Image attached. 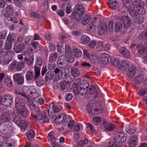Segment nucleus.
I'll use <instances>...</instances> for the list:
<instances>
[{"mask_svg": "<svg viewBox=\"0 0 147 147\" xmlns=\"http://www.w3.org/2000/svg\"><path fill=\"white\" fill-rule=\"evenodd\" d=\"M127 138V135L125 133H118L115 135L114 142L119 147H121L125 143Z\"/></svg>", "mask_w": 147, "mask_h": 147, "instance_id": "1", "label": "nucleus"}, {"mask_svg": "<svg viewBox=\"0 0 147 147\" xmlns=\"http://www.w3.org/2000/svg\"><path fill=\"white\" fill-rule=\"evenodd\" d=\"M13 127L11 123L2 122L0 124V132L2 134L7 135L13 131Z\"/></svg>", "mask_w": 147, "mask_h": 147, "instance_id": "2", "label": "nucleus"}, {"mask_svg": "<svg viewBox=\"0 0 147 147\" xmlns=\"http://www.w3.org/2000/svg\"><path fill=\"white\" fill-rule=\"evenodd\" d=\"M4 21L6 24L7 27L9 28L11 30H13L14 28V26L12 23H17L18 20L15 17H10L4 14L3 15Z\"/></svg>", "mask_w": 147, "mask_h": 147, "instance_id": "3", "label": "nucleus"}, {"mask_svg": "<svg viewBox=\"0 0 147 147\" xmlns=\"http://www.w3.org/2000/svg\"><path fill=\"white\" fill-rule=\"evenodd\" d=\"M38 111H36V114L34 115L33 117L35 119V120H40V122L42 124L47 122H49V120L47 116V113L44 111H41L40 110H38Z\"/></svg>", "mask_w": 147, "mask_h": 147, "instance_id": "4", "label": "nucleus"}, {"mask_svg": "<svg viewBox=\"0 0 147 147\" xmlns=\"http://www.w3.org/2000/svg\"><path fill=\"white\" fill-rule=\"evenodd\" d=\"M95 102V101H91L87 105V107L88 113L94 115L98 113V109L96 108Z\"/></svg>", "mask_w": 147, "mask_h": 147, "instance_id": "5", "label": "nucleus"}, {"mask_svg": "<svg viewBox=\"0 0 147 147\" xmlns=\"http://www.w3.org/2000/svg\"><path fill=\"white\" fill-rule=\"evenodd\" d=\"M0 102L3 105L6 106H10L12 103V98L10 96L6 95L0 97Z\"/></svg>", "mask_w": 147, "mask_h": 147, "instance_id": "6", "label": "nucleus"}, {"mask_svg": "<svg viewBox=\"0 0 147 147\" xmlns=\"http://www.w3.org/2000/svg\"><path fill=\"white\" fill-rule=\"evenodd\" d=\"M138 71V68H137L134 65H131L127 71V76L130 78H132L135 74H137Z\"/></svg>", "mask_w": 147, "mask_h": 147, "instance_id": "7", "label": "nucleus"}, {"mask_svg": "<svg viewBox=\"0 0 147 147\" xmlns=\"http://www.w3.org/2000/svg\"><path fill=\"white\" fill-rule=\"evenodd\" d=\"M14 81L18 85H22L24 82V78L22 74L18 73L13 75V77Z\"/></svg>", "mask_w": 147, "mask_h": 147, "instance_id": "8", "label": "nucleus"}, {"mask_svg": "<svg viewBox=\"0 0 147 147\" xmlns=\"http://www.w3.org/2000/svg\"><path fill=\"white\" fill-rule=\"evenodd\" d=\"M15 108L17 109H18L20 107H25L26 101V100L24 99L21 98L19 97H17L15 98Z\"/></svg>", "mask_w": 147, "mask_h": 147, "instance_id": "9", "label": "nucleus"}, {"mask_svg": "<svg viewBox=\"0 0 147 147\" xmlns=\"http://www.w3.org/2000/svg\"><path fill=\"white\" fill-rule=\"evenodd\" d=\"M120 20L123 23V26L125 29L130 26L131 24L130 20L127 16H122Z\"/></svg>", "mask_w": 147, "mask_h": 147, "instance_id": "10", "label": "nucleus"}, {"mask_svg": "<svg viewBox=\"0 0 147 147\" xmlns=\"http://www.w3.org/2000/svg\"><path fill=\"white\" fill-rule=\"evenodd\" d=\"M11 119L9 113L7 111L2 113L0 115V121L2 122H8Z\"/></svg>", "mask_w": 147, "mask_h": 147, "instance_id": "11", "label": "nucleus"}, {"mask_svg": "<svg viewBox=\"0 0 147 147\" xmlns=\"http://www.w3.org/2000/svg\"><path fill=\"white\" fill-rule=\"evenodd\" d=\"M40 72H35L34 79L35 80L36 84L38 86L40 87L43 84V79L40 77Z\"/></svg>", "mask_w": 147, "mask_h": 147, "instance_id": "12", "label": "nucleus"}, {"mask_svg": "<svg viewBox=\"0 0 147 147\" xmlns=\"http://www.w3.org/2000/svg\"><path fill=\"white\" fill-rule=\"evenodd\" d=\"M67 60V57L64 55H61L59 57L57 61L58 67L62 68L64 66V64L66 63Z\"/></svg>", "mask_w": 147, "mask_h": 147, "instance_id": "13", "label": "nucleus"}, {"mask_svg": "<svg viewBox=\"0 0 147 147\" xmlns=\"http://www.w3.org/2000/svg\"><path fill=\"white\" fill-rule=\"evenodd\" d=\"M114 27L115 31L117 32L124 33L126 30L123 25L120 22H116L115 25Z\"/></svg>", "mask_w": 147, "mask_h": 147, "instance_id": "14", "label": "nucleus"}, {"mask_svg": "<svg viewBox=\"0 0 147 147\" xmlns=\"http://www.w3.org/2000/svg\"><path fill=\"white\" fill-rule=\"evenodd\" d=\"M83 15L82 14H81L80 13L74 11L71 14L70 16V17L72 19L74 18L76 21H80Z\"/></svg>", "mask_w": 147, "mask_h": 147, "instance_id": "15", "label": "nucleus"}, {"mask_svg": "<svg viewBox=\"0 0 147 147\" xmlns=\"http://www.w3.org/2000/svg\"><path fill=\"white\" fill-rule=\"evenodd\" d=\"M17 113L18 114L22 115L23 117H26L27 115V111L26 107H20L17 109Z\"/></svg>", "mask_w": 147, "mask_h": 147, "instance_id": "16", "label": "nucleus"}, {"mask_svg": "<svg viewBox=\"0 0 147 147\" xmlns=\"http://www.w3.org/2000/svg\"><path fill=\"white\" fill-rule=\"evenodd\" d=\"M110 55L106 53L101 54L100 55L101 60L103 63L106 64L109 63Z\"/></svg>", "mask_w": 147, "mask_h": 147, "instance_id": "17", "label": "nucleus"}, {"mask_svg": "<svg viewBox=\"0 0 147 147\" xmlns=\"http://www.w3.org/2000/svg\"><path fill=\"white\" fill-rule=\"evenodd\" d=\"M25 45L24 43H21L18 45H15L13 50L16 53L22 52L24 49Z\"/></svg>", "mask_w": 147, "mask_h": 147, "instance_id": "18", "label": "nucleus"}, {"mask_svg": "<svg viewBox=\"0 0 147 147\" xmlns=\"http://www.w3.org/2000/svg\"><path fill=\"white\" fill-rule=\"evenodd\" d=\"M119 65V68L123 70H126L128 68L129 65V62L127 61H122L120 63H118Z\"/></svg>", "mask_w": 147, "mask_h": 147, "instance_id": "19", "label": "nucleus"}, {"mask_svg": "<svg viewBox=\"0 0 147 147\" xmlns=\"http://www.w3.org/2000/svg\"><path fill=\"white\" fill-rule=\"evenodd\" d=\"M66 115L65 114H62L59 115L58 117L54 116L53 118H55L54 119L55 122L57 124H59L62 122L63 120H64L65 118Z\"/></svg>", "mask_w": 147, "mask_h": 147, "instance_id": "20", "label": "nucleus"}, {"mask_svg": "<svg viewBox=\"0 0 147 147\" xmlns=\"http://www.w3.org/2000/svg\"><path fill=\"white\" fill-rule=\"evenodd\" d=\"M74 11L82 14H84L85 12L84 6L82 4H76L74 7Z\"/></svg>", "mask_w": 147, "mask_h": 147, "instance_id": "21", "label": "nucleus"}, {"mask_svg": "<svg viewBox=\"0 0 147 147\" xmlns=\"http://www.w3.org/2000/svg\"><path fill=\"white\" fill-rule=\"evenodd\" d=\"M144 3L140 0H136L135 1L132 3V6L136 9L139 7H142L144 6Z\"/></svg>", "mask_w": 147, "mask_h": 147, "instance_id": "22", "label": "nucleus"}, {"mask_svg": "<svg viewBox=\"0 0 147 147\" xmlns=\"http://www.w3.org/2000/svg\"><path fill=\"white\" fill-rule=\"evenodd\" d=\"M107 24H104L98 28L97 32L99 35L103 34L107 31Z\"/></svg>", "mask_w": 147, "mask_h": 147, "instance_id": "23", "label": "nucleus"}, {"mask_svg": "<svg viewBox=\"0 0 147 147\" xmlns=\"http://www.w3.org/2000/svg\"><path fill=\"white\" fill-rule=\"evenodd\" d=\"M42 63V60L40 58H38L37 59L36 64L34 66L35 72H40V68L39 66H41Z\"/></svg>", "mask_w": 147, "mask_h": 147, "instance_id": "24", "label": "nucleus"}, {"mask_svg": "<svg viewBox=\"0 0 147 147\" xmlns=\"http://www.w3.org/2000/svg\"><path fill=\"white\" fill-rule=\"evenodd\" d=\"M144 79L143 76L140 74L138 73L134 79V81L137 84H140L142 82Z\"/></svg>", "mask_w": 147, "mask_h": 147, "instance_id": "25", "label": "nucleus"}, {"mask_svg": "<svg viewBox=\"0 0 147 147\" xmlns=\"http://www.w3.org/2000/svg\"><path fill=\"white\" fill-rule=\"evenodd\" d=\"M8 50L3 49L2 51V54H3L4 57H6L7 56L10 57V58H11L13 57L14 53L12 51Z\"/></svg>", "mask_w": 147, "mask_h": 147, "instance_id": "26", "label": "nucleus"}, {"mask_svg": "<svg viewBox=\"0 0 147 147\" xmlns=\"http://www.w3.org/2000/svg\"><path fill=\"white\" fill-rule=\"evenodd\" d=\"M107 4L109 7L113 9L117 8L119 6L118 3L115 0H110Z\"/></svg>", "mask_w": 147, "mask_h": 147, "instance_id": "27", "label": "nucleus"}, {"mask_svg": "<svg viewBox=\"0 0 147 147\" xmlns=\"http://www.w3.org/2000/svg\"><path fill=\"white\" fill-rule=\"evenodd\" d=\"M90 37L86 35H82L81 36V42L83 45H86L90 41Z\"/></svg>", "mask_w": 147, "mask_h": 147, "instance_id": "28", "label": "nucleus"}, {"mask_svg": "<svg viewBox=\"0 0 147 147\" xmlns=\"http://www.w3.org/2000/svg\"><path fill=\"white\" fill-rule=\"evenodd\" d=\"M144 20V18L142 15H137L134 17V22L136 24H142Z\"/></svg>", "mask_w": 147, "mask_h": 147, "instance_id": "29", "label": "nucleus"}, {"mask_svg": "<svg viewBox=\"0 0 147 147\" xmlns=\"http://www.w3.org/2000/svg\"><path fill=\"white\" fill-rule=\"evenodd\" d=\"M54 74L52 71H49L46 74L45 77V82L52 80L54 77Z\"/></svg>", "mask_w": 147, "mask_h": 147, "instance_id": "30", "label": "nucleus"}, {"mask_svg": "<svg viewBox=\"0 0 147 147\" xmlns=\"http://www.w3.org/2000/svg\"><path fill=\"white\" fill-rule=\"evenodd\" d=\"M137 138L136 136H134L131 138L129 142V146L135 147L137 143Z\"/></svg>", "mask_w": 147, "mask_h": 147, "instance_id": "31", "label": "nucleus"}, {"mask_svg": "<svg viewBox=\"0 0 147 147\" xmlns=\"http://www.w3.org/2000/svg\"><path fill=\"white\" fill-rule=\"evenodd\" d=\"M6 13L9 16H13L14 13L13 7L10 5L8 6L5 9Z\"/></svg>", "mask_w": 147, "mask_h": 147, "instance_id": "32", "label": "nucleus"}, {"mask_svg": "<svg viewBox=\"0 0 147 147\" xmlns=\"http://www.w3.org/2000/svg\"><path fill=\"white\" fill-rule=\"evenodd\" d=\"M137 50L138 53L141 54H143L147 51V46H140V45L137 46Z\"/></svg>", "mask_w": 147, "mask_h": 147, "instance_id": "33", "label": "nucleus"}, {"mask_svg": "<svg viewBox=\"0 0 147 147\" xmlns=\"http://www.w3.org/2000/svg\"><path fill=\"white\" fill-rule=\"evenodd\" d=\"M91 20L90 16L88 14H86L82 20V23L83 25H86Z\"/></svg>", "mask_w": 147, "mask_h": 147, "instance_id": "34", "label": "nucleus"}, {"mask_svg": "<svg viewBox=\"0 0 147 147\" xmlns=\"http://www.w3.org/2000/svg\"><path fill=\"white\" fill-rule=\"evenodd\" d=\"M35 135V132L32 130H31L28 131L27 133L26 136L27 139L28 140H32Z\"/></svg>", "mask_w": 147, "mask_h": 147, "instance_id": "35", "label": "nucleus"}, {"mask_svg": "<svg viewBox=\"0 0 147 147\" xmlns=\"http://www.w3.org/2000/svg\"><path fill=\"white\" fill-rule=\"evenodd\" d=\"M128 12L131 16L134 17L137 15L136 9L133 7L131 6V7L129 8L128 9Z\"/></svg>", "mask_w": 147, "mask_h": 147, "instance_id": "36", "label": "nucleus"}, {"mask_svg": "<svg viewBox=\"0 0 147 147\" xmlns=\"http://www.w3.org/2000/svg\"><path fill=\"white\" fill-rule=\"evenodd\" d=\"M26 78L28 81H30L32 80L34 78V74L31 70H29L26 72Z\"/></svg>", "mask_w": 147, "mask_h": 147, "instance_id": "37", "label": "nucleus"}, {"mask_svg": "<svg viewBox=\"0 0 147 147\" xmlns=\"http://www.w3.org/2000/svg\"><path fill=\"white\" fill-rule=\"evenodd\" d=\"M115 127L114 125L109 123L107 124L105 126V131H111L113 130Z\"/></svg>", "mask_w": 147, "mask_h": 147, "instance_id": "38", "label": "nucleus"}, {"mask_svg": "<svg viewBox=\"0 0 147 147\" xmlns=\"http://www.w3.org/2000/svg\"><path fill=\"white\" fill-rule=\"evenodd\" d=\"M71 73L73 76L74 78L78 76L79 75V71L78 69L75 67L71 68Z\"/></svg>", "mask_w": 147, "mask_h": 147, "instance_id": "39", "label": "nucleus"}, {"mask_svg": "<svg viewBox=\"0 0 147 147\" xmlns=\"http://www.w3.org/2000/svg\"><path fill=\"white\" fill-rule=\"evenodd\" d=\"M5 84L9 87H11L13 86V83L12 80L10 78L5 77L4 80Z\"/></svg>", "mask_w": 147, "mask_h": 147, "instance_id": "40", "label": "nucleus"}, {"mask_svg": "<svg viewBox=\"0 0 147 147\" xmlns=\"http://www.w3.org/2000/svg\"><path fill=\"white\" fill-rule=\"evenodd\" d=\"M123 6L127 7L132 6L133 2L131 0H122Z\"/></svg>", "mask_w": 147, "mask_h": 147, "instance_id": "41", "label": "nucleus"}, {"mask_svg": "<svg viewBox=\"0 0 147 147\" xmlns=\"http://www.w3.org/2000/svg\"><path fill=\"white\" fill-rule=\"evenodd\" d=\"M31 45L32 48L36 51H37L40 49V45L37 42L32 41L31 42Z\"/></svg>", "mask_w": 147, "mask_h": 147, "instance_id": "42", "label": "nucleus"}, {"mask_svg": "<svg viewBox=\"0 0 147 147\" xmlns=\"http://www.w3.org/2000/svg\"><path fill=\"white\" fill-rule=\"evenodd\" d=\"M24 63L23 62H19L17 63L16 69L17 71H20L24 67Z\"/></svg>", "mask_w": 147, "mask_h": 147, "instance_id": "43", "label": "nucleus"}, {"mask_svg": "<svg viewBox=\"0 0 147 147\" xmlns=\"http://www.w3.org/2000/svg\"><path fill=\"white\" fill-rule=\"evenodd\" d=\"M12 42L8 40L6 41L5 45V48L3 49L5 50H10L12 46Z\"/></svg>", "mask_w": 147, "mask_h": 147, "instance_id": "44", "label": "nucleus"}, {"mask_svg": "<svg viewBox=\"0 0 147 147\" xmlns=\"http://www.w3.org/2000/svg\"><path fill=\"white\" fill-rule=\"evenodd\" d=\"M65 54L67 56H68L70 55H72V53L71 51V48L70 46L68 45H67L65 47Z\"/></svg>", "mask_w": 147, "mask_h": 147, "instance_id": "45", "label": "nucleus"}, {"mask_svg": "<svg viewBox=\"0 0 147 147\" xmlns=\"http://www.w3.org/2000/svg\"><path fill=\"white\" fill-rule=\"evenodd\" d=\"M73 51L74 55L77 57H79L82 55V53L81 51L77 48L74 49Z\"/></svg>", "mask_w": 147, "mask_h": 147, "instance_id": "46", "label": "nucleus"}, {"mask_svg": "<svg viewBox=\"0 0 147 147\" xmlns=\"http://www.w3.org/2000/svg\"><path fill=\"white\" fill-rule=\"evenodd\" d=\"M24 60L28 65H30L33 62L34 58L30 56L28 57L25 58Z\"/></svg>", "mask_w": 147, "mask_h": 147, "instance_id": "47", "label": "nucleus"}, {"mask_svg": "<svg viewBox=\"0 0 147 147\" xmlns=\"http://www.w3.org/2000/svg\"><path fill=\"white\" fill-rule=\"evenodd\" d=\"M14 122L18 125H20L22 121V119L19 116H16L13 119Z\"/></svg>", "mask_w": 147, "mask_h": 147, "instance_id": "48", "label": "nucleus"}, {"mask_svg": "<svg viewBox=\"0 0 147 147\" xmlns=\"http://www.w3.org/2000/svg\"><path fill=\"white\" fill-rule=\"evenodd\" d=\"M12 60V59L11 58H7L4 57L3 59L2 63L3 65H8Z\"/></svg>", "mask_w": 147, "mask_h": 147, "instance_id": "49", "label": "nucleus"}, {"mask_svg": "<svg viewBox=\"0 0 147 147\" xmlns=\"http://www.w3.org/2000/svg\"><path fill=\"white\" fill-rule=\"evenodd\" d=\"M15 144L13 143H7L2 142L1 144V147H14Z\"/></svg>", "mask_w": 147, "mask_h": 147, "instance_id": "50", "label": "nucleus"}, {"mask_svg": "<svg viewBox=\"0 0 147 147\" xmlns=\"http://www.w3.org/2000/svg\"><path fill=\"white\" fill-rule=\"evenodd\" d=\"M104 47V44L102 42L99 41L96 46V49L98 51H102Z\"/></svg>", "mask_w": 147, "mask_h": 147, "instance_id": "51", "label": "nucleus"}, {"mask_svg": "<svg viewBox=\"0 0 147 147\" xmlns=\"http://www.w3.org/2000/svg\"><path fill=\"white\" fill-rule=\"evenodd\" d=\"M137 11V14H138L139 15H142L144 14L145 13V10L143 8V7H139L138 8L136 9Z\"/></svg>", "mask_w": 147, "mask_h": 147, "instance_id": "52", "label": "nucleus"}, {"mask_svg": "<svg viewBox=\"0 0 147 147\" xmlns=\"http://www.w3.org/2000/svg\"><path fill=\"white\" fill-rule=\"evenodd\" d=\"M137 93L140 96H143L147 93V88H142L137 92Z\"/></svg>", "mask_w": 147, "mask_h": 147, "instance_id": "53", "label": "nucleus"}, {"mask_svg": "<svg viewBox=\"0 0 147 147\" xmlns=\"http://www.w3.org/2000/svg\"><path fill=\"white\" fill-rule=\"evenodd\" d=\"M80 88H81V87L80 86H74L73 92L75 95H77L80 94Z\"/></svg>", "mask_w": 147, "mask_h": 147, "instance_id": "54", "label": "nucleus"}, {"mask_svg": "<svg viewBox=\"0 0 147 147\" xmlns=\"http://www.w3.org/2000/svg\"><path fill=\"white\" fill-rule=\"evenodd\" d=\"M88 143V141L86 139L83 142L82 140L80 141H79L77 144V147H84V144H86Z\"/></svg>", "mask_w": 147, "mask_h": 147, "instance_id": "55", "label": "nucleus"}, {"mask_svg": "<svg viewBox=\"0 0 147 147\" xmlns=\"http://www.w3.org/2000/svg\"><path fill=\"white\" fill-rule=\"evenodd\" d=\"M109 63H111V64L113 65L116 66V65H118V63L119 62L117 61L116 62V60L113 57H110L109 60Z\"/></svg>", "mask_w": 147, "mask_h": 147, "instance_id": "56", "label": "nucleus"}, {"mask_svg": "<svg viewBox=\"0 0 147 147\" xmlns=\"http://www.w3.org/2000/svg\"><path fill=\"white\" fill-rule=\"evenodd\" d=\"M97 20L99 21L100 20L99 18L96 17L94 18L91 22V25L93 27H95L98 24V22H97Z\"/></svg>", "mask_w": 147, "mask_h": 147, "instance_id": "57", "label": "nucleus"}, {"mask_svg": "<svg viewBox=\"0 0 147 147\" xmlns=\"http://www.w3.org/2000/svg\"><path fill=\"white\" fill-rule=\"evenodd\" d=\"M81 65L86 69H89L91 67L90 64L86 62H83L81 64Z\"/></svg>", "mask_w": 147, "mask_h": 147, "instance_id": "58", "label": "nucleus"}, {"mask_svg": "<svg viewBox=\"0 0 147 147\" xmlns=\"http://www.w3.org/2000/svg\"><path fill=\"white\" fill-rule=\"evenodd\" d=\"M38 94L36 92V90L35 89L31 90L30 93V94L31 95V96L32 98H35L37 97Z\"/></svg>", "mask_w": 147, "mask_h": 147, "instance_id": "59", "label": "nucleus"}, {"mask_svg": "<svg viewBox=\"0 0 147 147\" xmlns=\"http://www.w3.org/2000/svg\"><path fill=\"white\" fill-rule=\"evenodd\" d=\"M31 90V89H30L27 86H25L23 88V92L24 93L27 94V95H29L30 92Z\"/></svg>", "mask_w": 147, "mask_h": 147, "instance_id": "60", "label": "nucleus"}, {"mask_svg": "<svg viewBox=\"0 0 147 147\" xmlns=\"http://www.w3.org/2000/svg\"><path fill=\"white\" fill-rule=\"evenodd\" d=\"M7 32L5 30L0 32V39H5L6 37Z\"/></svg>", "mask_w": 147, "mask_h": 147, "instance_id": "61", "label": "nucleus"}, {"mask_svg": "<svg viewBox=\"0 0 147 147\" xmlns=\"http://www.w3.org/2000/svg\"><path fill=\"white\" fill-rule=\"evenodd\" d=\"M7 40L12 42L14 41L15 40L14 34H11L9 33L7 38Z\"/></svg>", "mask_w": 147, "mask_h": 147, "instance_id": "62", "label": "nucleus"}, {"mask_svg": "<svg viewBox=\"0 0 147 147\" xmlns=\"http://www.w3.org/2000/svg\"><path fill=\"white\" fill-rule=\"evenodd\" d=\"M30 108L32 111H35L36 113L37 111H38L40 109L37 107L36 106V105L33 104H32L30 105Z\"/></svg>", "mask_w": 147, "mask_h": 147, "instance_id": "63", "label": "nucleus"}, {"mask_svg": "<svg viewBox=\"0 0 147 147\" xmlns=\"http://www.w3.org/2000/svg\"><path fill=\"white\" fill-rule=\"evenodd\" d=\"M89 92L90 94H93L96 93V91L94 86H92L90 87L89 90Z\"/></svg>", "mask_w": 147, "mask_h": 147, "instance_id": "64", "label": "nucleus"}]
</instances>
